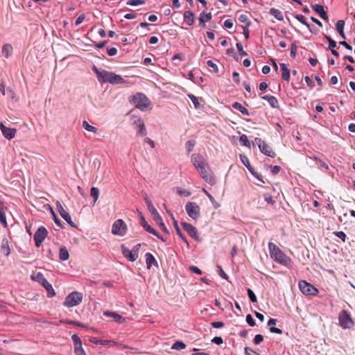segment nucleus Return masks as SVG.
<instances>
[{
    "label": "nucleus",
    "instance_id": "1",
    "mask_svg": "<svg viewBox=\"0 0 355 355\" xmlns=\"http://www.w3.org/2000/svg\"><path fill=\"white\" fill-rule=\"evenodd\" d=\"M268 248L270 256L276 261L287 266L291 262V259L286 256L275 243L270 242Z\"/></svg>",
    "mask_w": 355,
    "mask_h": 355
},
{
    "label": "nucleus",
    "instance_id": "2",
    "mask_svg": "<svg viewBox=\"0 0 355 355\" xmlns=\"http://www.w3.org/2000/svg\"><path fill=\"white\" fill-rule=\"evenodd\" d=\"M129 101L141 111L146 110L150 105V100L142 93H137L129 98Z\"/></svg>",
    "mask_w": 355,
    "mask_h": 355
},
{
    "label": "nucleus",
    "instance_id": "3",
    "mask_svg": "<svg viewBox=\"0 0 355 355\" xmlns=\"http://www.w3.org/2000/svg\"><path fill=\"white\" fill-rule=\"evenodd\" d=\"M99 73L101 76V82L102 83H109L112 85H119L123 84L126 82L124 78H122V76L111 71L101 70V72Z\"/></svg>",
    "mask_w": 355,
    "mask_h": 355
},
{
    "label": "nucleus",
    "instance_id": "4",
    "mask_svg": "<svg viewBox=\"0 0 355 355\" xmlns=\"http://www.w3.org/2000/svg\"><path fill=\"white\" fill-rule=\"evenodd\" d=\"M339 325L344 329H351L354 322L350 313L346 310H342L338 315Z\"/></svg>",
    "mask_w": 355,
    "mask_h": 355
},
{
    "label": "nucleus",
    "instance_id": "5",
    "mask_svg": "<svg viewBox=\"0 0 355 355\" xmlns=\"http://www.w3.org/2000/svg\"><path fill=\"white\" fill-rule=\"evenodd\" d=\"M82 300L83 294L77 291H73L65 297L63 304L67 307H73L78 305Z\"/></svg>",
    "mask_w": 355,
    "mask_h": 355
},
{
    "label": "nucleus",
    "instance_id": "6",
    "mask_svg": "<svg viewBox=\"0 0 355 355\" xmlns=\"http://www.w3.org/2000/svg\"><path fill=\"white\" fill-rule=\"evenodd\" d=\"M188 216L193 220H197L200 216V207L197 203L188 202L185 205Z\"/></svg>",
    "mask_w": 355,
    "mask_h": 355
},
{
    "label": "nucleus",
    "instance_id": "7",
    "mask_svg": "<svg viewBox=\"0 0 355 355\" xmlns=\"http://www.w3.org/2000/svg\"><path fill=\"white\" fill-rule=\"evenodd\" d=\"M128 232V226L122 219L115 220L112 227V234L123 236Z\"/></svg>",
    "mask_w": 355,
    "mask_h": 355
},
{
    "label": "nucleus",
    "instance_id": "8",
    "mask_svg": "<svg viewBox=\"0 0 355 355\" xmlns=\"http://www.w3.org/2000/svg\"><path fill=\"white\" fill-rule=\"evenodd\" d=\"M35 279L46 289L49 297H53L55 295V292L52 285L47 281L42 273L38 272Z\"/></svg>",
    "mask_w": 355,
    "mask_h": 355
},
{
    "label": "nucleus",
    "instance_id": "9",
    "mask_svg": "<svg viewBox=\"0 0 355 355\" xmlns=\"http://www.w3.org/2000/svg\"><path fill=\"white\" fill-rule=\"evenodd\" d=\"M298 285L300 291L304 295H316L318 293V290L305 280H300Z\"/></svg>",
    "mask_w": 355,
    "mask_h": 355
},
{
    "label": "nucleus",
    "instance_id": "10",
    "mask_svg": "<svg viewBox=\"0 0 355 355\" xmlns=\"http://www.w3.org/2000/svg\"><path fill=\"white\" fill-rule=\"evenodd\" d=\"M255 142L258 145L260 151L267 156L275 157L276 154L272 148L260 138H255Z\"/></svg>",
    "mask_w": 355,
    "mask_h": 355
},
{
    "label": "nucleus",
    "instance_id": "11",
    "mask_svg": "<svg viewBox=\"0 0 355 355\" xmlns=\"http://www.w3.org/2000/svg\"><path fill=\"white\" fill-rule=\"evenodd\" d=\"M47 234L48 231L44 227L42 226L37 229L34 234V240L36 247L39 248L41 246L42 242L47 236Z\"/></svg>",
    "mask_w": 355,
    "mask_h": 355
},
{
    "label": "nucleus",
    "instance_id": "12",
    "mask_svg": "<svg viewBox=\"0 0 355 355\" xmlns=\"http://www.w3.org/2000/svg\"><path fill=\"white\" fill-rule=\"evenodd\" d=\"M71 339L74 346V354L76 355H87L83 347V343L80 338L77 334H73Z\"/></svg>",
    "mask_w": 355,
    "mask_h": 355
},
{
    "label": "nucleus",
    "instance_id": "13",
    "mask_svg": "<svg viewBox=\"0 0 355 355\" xmlns=\"http://www.w3.org/2000/svg\"><path fill=\"white\" fill-rule=\"evenodd\" d=\"M201 178L208 183H212L214 181V178L212 176V173L211 168L208 164L202 166L200 169L198 170Z\"/></svg>",
    "mask_w": 355,
    "mask_h": 355
},
{
    "label": "nucleus",
    "instance_id": "14",
    "mask_svg": "<svg viewBox=\"0 0 355 355\" xmlns=\"http://www.w3.org/2000/svg\"><path fill=\"white\" fill-rule=\"evenodd\" d=\"M139 223L146 231L155 235L162 241H165V239L154 228L148 224L144 216H141Z\"/></svg>",
    "mask_w": 355,
    "mask_h": 355
},
{
    "label": "nucleus",
    "instance_id": "15",
    "mask_svg": "<svg viewBox=\"0 0 355 355\" xmlns=\"http://www.w3.org/2000/svg\"><path fill=\"white\" fill-rule=\"evenodd\" d=\"M57 208L62 218L64 219L71 227H76L75 223L71 220L70 214L64 209L59 202H57Z\"/></svg>",
    "mask_w": 355,
    "mask_h": 355
},
{
    "label": "nucleus",
    "instance_id": "16",
    "mask_svg": "<svg viewBox=\"0 0 355 355\" xmlns=\"http://www.w3.org/2000/svg\"><path fill=\"white\" fill-rule=\"evenodd\" d=\"M0 129L3 135L8 139L14 138L17 132L15 128H8L2 122L0 123Z\"/></svg>",
    "mask_w": 355,
    "mask_h": 355
},
{
    "label": "nucleus",
    "instance_id": "17",
    "mask_svg": "<svg viewBox=\"0 0 355 355\" xmlns=\"http://www.w3.org/2000/svg\"><path fill=\"white\" fill-rule=\"evenodd\" d=\"M181 225L183 229L188 233V234L195 239L196 240H198L197 229L190 223L186 222H182Z\"/></svg>",
    "mask_w": 355,
    "mask_h": 355
},
{
    "label": "nucleus",
    "instance_id": "18",
    "mask_svg": "<svg viewBox=\"0 0 355 355\" xmlns=\"http://www.w3.org/2000/svg\"><path fill=\"white\" fill-rule=\"evenodd\" d=\"M121 251L123 255L130 261H135L137 259L138 255L132 250H130L128 248L125 247L124 245H121Z\"/></svg>",
    "mask_w": 355,
    "mask_h": 355
},
{
    "label": "nucleus",
    "instance_id": "19",
    "mask_svg": "<svg viewBox=\"0 0 355 355\" xmlns=\"http://www.w3.org/2000/svg\"><path fill=\"white\" fill-rule=\"evenodd\" d=\"M192 157L193 164L198 170L200 169L202 166L207 164L203 157L199 155H193Z\"/></svg>",
    "mask_w": 355,
    "mask_h": 355
},
{
    "label": "nucleus",
    "instance_id": "20",
    "mask_svg": "<svg viewBox=\"0 0 355 355\" xmlns=\"http://www.w3.org/2000/svg\"><path fill=\"white\" fill-rule=\"evenodd\" d=\"M313 10L317 12L322 19L324 20L328 19V16L327 12H325L324 7L319 4H314L312 6Z\"/></svg>",
    "mask_w": 355,
    "mask_h": 355
},
{
    "label": "nucleus",
    "instance_id": "21",
    "mask_svg": "<svg viewBox=\"0 0 355 355\" xmlns=\"http://www.w3.org/2000/svg\"><path fill=\"white\" fill-rule=\"evenodd\" d=\"M139 128L138 134L141 136H145L147 134L145 124L141 119H137L134 123Z\"/></svg>",
    "mask_w": 355,
    "mask_h": 355
},
{
    "label": "nucleus",
    "instance_id": "22",
    "mask_svg": "<svg viewBox=\"0 0 355 355\" xmlns=\"http://www.w3.org/2000/svg\"><path fill=\"white\" fill-rule=\"evenodd\" d=\"M145 257H146V268L148 269H150L153 265L157 266V261H156L155 258L151 253L147 252L146 254Z\"/></svg>",
    "mask_w": 355,
    "mask_h": 355
},
{
    "label": "nucleus",
    "instance_id": "23",
    "mask_svg": "<svg viewBox=\"0 0 355 355\" xmlns=\"http://www.w3.org/2000/svg\"><path fill=\"white\" fill-rule=\"evenodd\" d=\"M1 250L6 257H8L10 254V249L9 246V242L7 238H3L1 240Z\"/></svg>",
    "mask_w": 355,
    "mask_h": 355
},
{
    "label": "nucleus",
    "instance_id": "24",
    "mask_svg": "<svg viewBox=\"0 0 355 355\" xmlns=\"http://www.w3.org/2000/svg\"><path fill=\"white\" fill-rule=\"evenodd\" d=\"M261 98L267 101L270 105L273 108H277L279 107V102L276 97L273 96L265 95L263 96Z\"/></svg>",
    "mask_w": 355,
    "mask_h": 355
},
{
    "label": "nucleus",
    "instance_id": "25",
    "mask_svg": "<svg viewBox=\"0 0 355 355\" xmlns=\"http://www.w3.org/2000/svg\"><path fill=\"white\" fill-rule=\"evenodd\" d=\"M184 19L185 22L189 25L191 26L194 23V15L190 10H186L184 12Z\"/></svg>",
    "mask_w": 355,
    "mask_h": 355
},
{
    "label": "nucleus",
    "instance_id": "26",
    "mask_svg": "<svg viewBox=\"0 0 355 355\" xmlns=\"http://www.w3.org/2000/svg\"><path fill=\"white\" fill-rule=\"evenodd\" d=\"M104 315L106 316L112 317L115 320V321L119 323H122L125 321V319L121 315H119L115 312L107 311L104 312Z\"/></svg>",
    "mask_w": 355,
    "mask_h": 355
},
{
    "label": "nucleus",
    "instance_id": "27",
    "mask_svg": "<svg viewBox=\"0 0 355 355\" xmlns=\"http://www.w3.org/2000/svg\"><path fill=\"white\" fill-rule=\"evenodd\" d=\"M0 223H1L4 227H8V224L6 218L5 207L2 202H0Z\"/></svg>",
    "mask_w": 355,
    "mask_h": 355
},
{
    "label": "nucleus",
    "instance_id": "28",
    "mask_svg": "<svg viewBox=\"0 0 355 355\" xmlns=\"http://www.w3.org/2000/svg\"><path fill=\"white\" fill-rule=\"evenodd\" d=\"M281 68H282V78L288 81L290 78V70L288 68L287 64L285 63L281 64Z\"/></svg>",
    "mask_w": 355,
    "mask_h": 355
},
{
    "label": "nucleus",
    "instance_id": "29",
    "mask_svg": "<svg viewBox=\"0 0 355 355\" xmlns=\"http://www.w3.org/2000/svg\"><path fill=\"white\" fill-rule=\"evenodd\" d=\"M211 19V14L210 12L209 13H205L202 12L199 17V23L200 25H202V26H205V22L210 21Z\"/></svg>",
    "mask_w": 355,
    "mask_h": 355
},
{
    "label": "nucleus",
    "instance_id": "30",
    "mask_svg": "<svg viewBox=\"0 0 355 355\" xmlns=\"http://www.w3.org/2000/svg\"><path fill=\"white\" fill-rule=\"evenodd\" d=\"M232 107L241 112L245 116H249V112L246 107H245L242 104L238 102H235L233 103Z\"/></svg>",
    "mask_w": 355,
    "mask_h": 355
},
{
    "label": "nucleus",
    "instance_id": "31",
    "mask_svg": "<svg viewBox=\"0 0 355 355\" xmlns=\"http://www.w3.org/2000/svg\"><path fill=\"white\" fill-rule=\"evenodd\" d=\"M336 30L340 34V35L343 38L345 39V35L344 33V26H345V21L343 20H338L336 23Z\"/></svg>",
    "mask_w": 355,
    "mask_h": 355
},
{
    "label": "nucleus",
    "instance_id": "32",
    "mask_svg": "<svg viewBox=\"0 0 355 355\" xmlns=\"http://www.w3.org/2000/svg\"><path fill=\"white\" fill-rule=\"evenodd\" d=\"M269 12L279 21H282L284 19V15L282 12L277 8H271Z\"/></svg>",
    "mask_w": 355,
    "mask_h": 355
},
{
    "label": "nucleus",
    "instance_id": "33",
    "mask_svg": "<svg viewBox=\"0 0 355 355\" xmlns=\"http://www.w3.org/2000/svg\"><path fill=\"white\" fill-rule=\"evenodd\" d=\"M173 222H174V225H175V230H176V232H177V234L180 236V238H181V239L187 243V245H189V242L187 239V238L185 237V236L182 234L180 227L178 226V222L173 218Z\"/></svg>",
    "mask_w": 355,
    "mask_h": 355
},
{
    "label": "nucleus",
    "instance_id": "34",
    "mask_svg": "<svg viewBox=\"0 0 355 355\" xmlns=\"http://www.w3.org/2000/svg\"><path fill=\"white\" fill-rule=\"evenodd\" d=\"M12 46L9 44H6L3 46L2 53L6 58H8L12 53Z\"/></svg>",
    "mask_w": 355,
    "mask_h": 355
},
{
    "label": "nucleus",
    "instance_id": "35",
    "mask_svg": "<svg viewBox=\"0 0 355 355\" xmlns=\"http://www.w3.org/2000/svg\"><path fill=\"white\" fill-rule=\"evenodd\" d=\"M69 255L66 247H62L59 252V258L62 261H66L69 259Z\"/></svg>",
    "mask_w": 355,
    "mask_h": 355
},
{
    "label": "nucleus",
    "instance_id": "36",
    "mask_svg": "<svg viewBox=\"0 0 355 355\" xmlns=\"http://www.w3.org/2000/svg\"><path fill=\"white\" fill-rule=\"evenodd\" d=\"M99 189L97 187H92L90 190V195L94 198V204L97 201L99 196Z\"/></svg>",
    "mask_w": 355,
    "mask_h": 355
},
{
    "label": "nucleus",
    "instance_id": "37",
    "mask_svg": "<svg viewBox=\"0 0 355 355\" xmlns=\"http://www.w3.org/2000/svg\"><path fill=\"white\" fill-rule=\"evenodd\" d=\"M83 127L87 131L96 133L97 131L96 128L89 124L87 121H83Z\"/></svg>",
    "mask_w": 355,
    "mask_h": 355
},
{
    "label": "nucleus",
    "instance_id": "38",
    "mask_svg": "<svg viewBox=\"0 0 355 355\" xmlns=\"http://www.w3.org/2000/svg\"><path fill=\"white\" fill-rule=\"evenodd\" d=\"M186 347V345L182 341H176L173 344L171 349L176 350L184 349Z\"/></svg>",
    "mask_w": 355,
    "mask_h": 355
},
{
    "label": "nucleus",
    "instance_id": "39",
    "mask_svg": "<svg viewBox=\"0 0 355 355\" xmlns=\"http://www.w3.org/2000/svg\"><path fill=\"white\" fill-rule=\"evenodd\" d=\"M240 159L242 163L251 171V166L248 157L245 155H240Z\"/></svg>",
    "mask_w": 355,
    "mask_h": 355
},
{
    "label": "nucleus",
    "instance_id": "40",
    "mask_svg": "<svg viewBox=\"0 0 355 355\" xmlns=\"http://www.w3.org/2000/svg\"><path fill=\"white\" fill-rule=\"evenodd\" d=\"M89 341L91 343H95V344H99V345H107L110 342L107 340H100V339H98L97 338H95V337L91 338L89 339Z\"/></svg>",
    "mask_w": 355,
    "mask_h": 355
},
{
    "label": "nucleus",
    "instance_id": "41",
    "mask_svg": "<svg viewBox=\"0 0 355 355\" xmlns=\"http://www.w3.org/2000/svg\"><path fill=\"white\" fill-rule=\"evenodd\" d=\"M239 21H241V23H243L245 24V26H249L250 24V21L249 20V18L248 17L245 15V14H242L239 16Z\"/></svg>",
    "mask_w": 355,
    "mask_h": 355
},
{
    "label": "nucleus",
    "instance_id": "42",
    "mask_svg": "<svg viewBox=\"0 0 355 355\" xmlns=\"http://www.w3.org/2000/svg\"><path fill=\"white\" fill-rule=\"evenodd\" d=\"M145 1L144 0H129L126 2V4L131 6H136L139 5H144Z\"/></svg>",
    "mask_w": 355,
    "mask_h": 355
},
{
    "label": "nucleus",
    "instance_id": "43",
    "mask_svg": "<svg viewBox=\"0 0 355 355\" xmlns=\"http://www.w3.org/2000/svg\"><path fill=\"white\" fill-rule=\"evenodd\" d=\"M295 18L302 24L306 26V27L311 31L309 24L306 22V17L302 15H295Z\"/></svg>",
    "mask_w": 355,
    "mask_h": 355
},
{
    "label": "nucleus",
    "instance_id": "44",
    "mask_svg": "<svg viewBox=\"0 0 355 355\" xmlns=\"http://www.w3.org/2000/svg\"><path fill=\"white\" fill-rule=\"evenodd\" d=\"M239 140L243 146L250 147V141L248 140V137L245 135H242L240 137Z\"/></svg>",
    "mask_w": 355,
    "mask_h": 355
},
{
    "label": "nucleus",
    "instance_id": "45",
    "mask_svg": "<svg viewBox=\"0 0 355 355\" xmlns=\"http://www.w3.org/2000/svg\"><path fill=\"white\" fill-rule=\"evenodd\" d=\"M176 191L179 195L184 196L186 197L190 196L191 195V193L189 191L186 190V189H182L180 187L176 188Z\"/></svg>",
    "mask_w": 355,
    "mask_h": 355
},
{
    "label": "nucleus",
    "instance_id": "46",
    "mask_svg": "<svg viewBox=\"0 0 355 355\" xmlns=\"http://www.w3.org/2000/svg\"><path fill=\"white\" fill-rule=\"evenodd\" d=\"M196 145V141L194 140H189L186 143V148L187 149L188 153H191L193 150V147Z\"/></svg>",
    "mask_w": 355,
    "mask_h": 355
},
{
    "label": "nucleus",
    "instance_id": "47",
    "mask_svg": "<svg viewBox=\"0 0 355 355\" xmlns=\"http://www.w3.org/2000/svg\"><path fill=\"white\" fill-rule=\"evenodd\" d=\"M188 96L191 99V101H192V103L194 105L195 107L196 108L199 107L200 103H199L198 98L196 96H194L193 94H188Z\"/></svg>",
    "mask_w": 355,
    "mask_h": 355
},
{
    "label": "nucleus",
    "instance_id": "48",
    "mask_svg": "<svg viewBox=\"0 0 355 355\" xmlns=\"http://www.w3.org/2000/svg\"><path fill=\"white\" fill-rule=\"evenodd\" d=\"M324 38L327 40L330 48L334 49L337 46L336 42L331 39L329 36L324 35Z\"/></svg>",
    "mask_w": 355,
    "mask_h": 355
},
{
    "label": "nucleus",
    "instance_id": "49",
    "mask_svg": "<svg viewBox=\"0 0 355 355\" xmlns=\"http://www.w3.org/2000/svg\"><path fill=\"white\" fill-rule=\"evenodd\" d=\"M248 294L250 300L252 301V302L254 303L257 302V297L254 294V293L251 290L250 288L248 289Z\"/></svg>",
    "mask_w": 355,
    "mask_h": 355
},
{
    "label": "nucleus",
    "instance_id": "50",
    "mask_svg": "<svg viewBox=\"0 0 355 355\" xmlns=\"http://www.w3.org/2000/svg\"><path fill=\"white\" fill-rule=\"evenodd\" d=\"M207 64L208 67L211 68V71H213L215 73L218 72V67H217L216 64H215L213 61L208 60L207 62Z\"/></svg>",
    "mask_w": 355,
    "mask_h": 355
},
{
    "label": "nucleus",
    "instance_id": "51",
    "mask_svg": "<svg viewBox=\"0 0 355 355\" xmlns=\"http://www.w3.org/2000/svg\"><path fill=\"white\" fill-rule=\"evenodd\" d=\"M333 234L336 235L337 237L340 238L343 242H345L347 236L345 232L342 231L334 232Z\"/></svg>",
    "mask_w": 355,
    "mask_h": 355
},
{
    "label": "nucleus",
    "instance_id": "52",
    "mask_svg": "<svg viewBox=\"0 0 355 355\" xmlns=\"http://www.w3.org/2000/svg\"><path fill=\"white\" fill-rule=\"evenodd\" d=\"M246 322L250 327H254L256 324L254 320L250 314L247 315Z\"/></svg>",
    "mask_w": 355,
    "mask_h": 355
},
{
    "label": "nucleus",
    "instance_id": "53",
    "mask_svg": "<svg viewBox=\"0 0 355 355\" xmlns=\"http://www.w3.org/2000/svg\"><path fill=\"white\" fill-rule=\"evenodd\" d=\"M297 54V45L295 42H293L291 44V56L292 58H295Z\"/></svg>",
    "mask_w": 355,
    "mask_h": 355
},
{
    "label": "nucleus",
    "instance_id": "54",
    "mask_svg": "<svg viewBox=\"0 0 355 355\" xmlns=\"http://www.w3.org/2000/svg\"><path fill=\"white\" fill-rule=\"evenodd\" d=\"M236 48L241 56L247 55V53L243 50V46L241 43H236Z\"/></svg>",
    "mask_w": 355,
    "mask_h": 355
},
{
    "label": "nucleus",
    "instance_id": "55",
    "mask_svg": "<svg viewBox=\"0 0 355 355\" xmlns=\"http://www.w3.org/2000/svg\"><path fill=\"white\" fill-rule=\"evenodd\" d=\"M263 340V337L262 335L261 334H257L255 336L254 338V343L255 345H259L260 344L262 341Z\"/></svg>",
    "mask_w": 355,
    "mask_h": 355
},
{
    "label": "nucleus",
    "instance_id": "56",
    "mask_svg": "<svg viewBox=\"0 0 355 355\" xmlns=\"http://www.w3.org/2000/svg\"><path fill=\"white\" fill-rule=\"evenodd\" d=\"M107 52L110 56H114V55H116L118 50L115 47L107 48Z\"/></svg>",
    "mask_w": 355,
    "mask_h": 355
},
{
    "label": "nucleus",
    "instance_id": "57",
    "mask_svg": "<svg viewBox=\"0 0 355 355\" xmlns=\"http://www.w3.org/2000/svg\"><path fill=\"white\" fill-rule=\"evenodd\" d=\"M158 225V226L159 227V228L163 231L166 234H168L169 232H168V230L167 229L166 226L165 225L164 223L163 222V220H161L160 222L157 223Z\"/></svg>",
    "mask_w": 355,
    "mask_h": 355
},
{
    "label": "nucleus",
    "instance_id": "58",
    "mask_svg": "<svg viewBox=\"0 0 355 355\" xmlns=\"http://www.w3.org/2000/svg\"><path fill=\"white\" fill-rule=\"evenodd\" d=\"M211 325L214 327V328H221V327H223L225 326V324L224 322H220V321H216V322H212L211 323Z\"/></svg>",
    "mask_w": 355,
    "mask_h": 355
},
{
    "label": "nucleus",
    "instance_id": "59",
    "mask_svg": "<svg viewBox=\"0 0 355 355\" xmlns=\"http://www.w3.org/2000/svg\"><path fill=\"white\" fill-rule=\"evenodd\" d=\"M151 216H152L153 220L156 222V223L162 220V218L161 216L159 215V214L158 213V211L156 213H154V214H153Z\"/></svg>",
    "mask_w": 355,
    "mask_h": 355
},
{
    "label": "nucleus",
    "instance_id": "60",
    "mask_svg": "<svg viewBox=\"0 0 355 355\" xmlns=\"http://www.w3.org/2000/svg\"><path fill=\"white\" fill-rule=\"evenodd\" d=\"M189 270L194 272V273H196L198 275H201L202 274V271L200 268H198V267L196 266H191L189 267Z\"/></svg>",
    "mask_w": 355,
    "mask_h": 355
},
{
    "label": "nucleus",
    "instance_id": "61",
    "mask_svg": "<svg viewBox=\"0 0 355 355\" xmlns=\"http://www.w3.org/2000/svg\"><path fill=\"white\" fill-rule=\"evenodd\" d=\"M85 15H80L76 20L75 24L76 26L80 25L85 20Z\"/></svg>",
    "mask_w": 355,
    "mask_h": 355
},
{
    "label": "nucleus",
    "instance_id": "62",
    "mask_svg": "<svg viewBox=\"0 0 355 355\" xmlns=\"http://www.w3.org/2000/svg\"><path fill=\"white\" fill-rule=\"evenodd\" d=\"M245 353L246 355H259V354L255 352L249 347H245Z\"/></svg>",
    "mask_w": 355,
    "mask_h": 355
},
{
    "label": "nucleus",
    "instance_id": "63",
    "mask_svg": "<svg viewBox=\"0 0 355 355\" xmlns=\"http://www.w3.org/2000/svg\"><path fill=\"white\" fill-rule=\"evenodd\" d=\"M265 200L270 205H273L275 203V200H273L272 197L270 195H265L264 196Z\"/></svg>",
    "mask_w": 355,
    "mask_h": 355
},
{
    "label": "nucleus",
    "instance_id": "64",
    "mask_svg": "<svg viewBox=\"0 0 355 355\" xmlns=\"http://www.w3.org/2000/svg\"><path fill=\"white\" fill-rule=\"evenodd\" d=\"M212 342L216 345H221L223 343V340L221 337H214L212 339Z\"/></svg>",
    "mask_w": 355,
    "mask_h": 355
}]
</instances>
